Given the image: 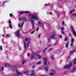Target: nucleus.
Segmentation results:
<instances>
[{
    "label": "nucleus",
    "mask_w": 76,
    "mask_h": 76,
    "mask_svg": "<svg viewBox=\"0 0 76 76\" xmlns=\"http://www.w3.org/2000/svg\"><path fill=\"white\" fill-rule=\"evenodd\" d=\"M34 32H35V31H32V32H31V34H34Z\"/></svg>",
    "instance_id": "nucleus-40"
},
{
    "label": "nucleus",
    "mask_w": 76,
    "mask_h": 76,
    "mask_svg": "<svg viewBox=\"0 0 76 76\" xmlns=\"http://www.w3.org/2000/svg\"><path fill=\"white\" fill-rule=\"evenodd\" d=\"M50 58L51 59H52V60H53L54 59V56H53V55H52V56H51L50 57Z\"/></svg>",
    "instance_id": "nucleus-31"
},
{
    "label": "nucleus",
    "mask_w": 76,
    "mask_h": 76,
    "mask_svg": "<svg viewBox=\"0 0 76 76\" xmlns=\"http://www.w3.org/2000/svg\"><path fill=\"white\" fill-rule=\"evenodd\" d=\"M48 47H47L46 48H45L44 50H43V52L44 53H45V51H46V50H47V49H48Z\"/></svg>",
    "instance_id": "nucleus-23"
},
{
    "label": "nucleus",
    "mask_w": 76,
    "mask_h": 76,
    "mask_svg": "<svg viewBox=\"0 0 76 76\" xmlns=\"http://www.w3.org/2000/svg\"><path fill=\"white\" fill-rule=\"evenodd\" d=\"M48 67L47 66V67H45V69L46 71H48Z\"/></svg>",
    "instance_id": "nucleus-29"
},
{
    "label": "nucleus",
    "mask_w": 76,
    "mask_h": 76,
    "mask_svg": "<svg viewBox=\"0 0 76 76\" xmlns=\"http://www.w3.org/2000/svg\"><path fill=\"white\" fill-rule=\"evenodd\" d=\"M0 49L1 50H3V48L1 46H0Z\"/></svg>",
    "instance_id": "nucleus-36"
},
{
    "label": "nucleus",
    "mask_w": 76,
    "mask_h": 76,
    "mask_svg": "<svg viewBox=\"0 0 76 76\" xmlns=\"http://www.w3.org/2000/svg\"><path fill=\"white\" fill-rule=\"evenodd\" d=\"M30 20H31V21L32 23V24L33 25V27L32 29H34V28H35V26H34V20H33V19L32 18H30Z\"/></svg>",
    "instance_id": "nucleus-9"
},
{
    "label": "nucleus",
    "mask_w": 76,
    "mask_h": 76,
    "mask_svg": "<svg viewBox=\"0 0 76 76\" xmlns=\"http://www.w3.org/2000/svg\"><path fill=\"white\" fill-rule=\"evenodd\" d=\"M30 39L26 38L25 39V41L23 42V45L24 50H26L29 47V45L31 44V41H29Z\"/></svg>",
    "instance_id": "nucleus-1"
},
{
    "label": "nucleus",
    "mask_w": 76,
    "mask_h": 76,
    "mask_svg": "<svg viewBox=\"0 0 76 76\" xmlns=\"http://www.w3.org/2000/svg\"><path fill=\"white\" fill-rule=\"evenodd\" d=\"M43 60L44 61V63L45 65H49L50 64V63L48 62V59L46 58H43Z\"/></svg>",
    "instance_id": "nucleus-4"
},
{
    "label": "nucleus",
    "mask_w": 76,
    "mask_h": 76,
    "mask_svg": "<svg viewBox=\"0 0 76 76\" xmlns=\"http://www.w3.org/2000/svg\"><path fill=\"white\" fill-rule=\"evenodd\" d=\"M70 46L71 47H73V43H74V39L72 38L70 41Z\"/></svg>",
    "instance_id": "nucleus-6"
},
{
    "label": "nucleus",
    "mask_w": 76,
    "mask_h": 76,
    "mask_svg": "<svg viewBox=\"0 0 76 76\" xmlns=\"http://www.w3.org/2000/svg\"><path fill=\"white\" fill-rule=\"evenodd\" d=\"M25 34H26V33H25Z\"/></svg>",
    "instance_id": "nucleus-60"
},
{
    "label": "nucleus",
    "mask_w": 76,
    "mask_h": 76,
    "mask_svg": "<svg viewBox=\"0 0 76 76\" xmlns=\"http://www.w3.org/2000/svg\"><path fill=\"white\" fill-rule=\"evenodd\" d=\"M29 72V71H26L25 72H24V73H28Z\"/></svg>",
    "instance_id": "nucleus-34"
},
{
    "label": "nucleus",
    "mask_w": 76,
    "mask_h": 76,
    "mask_svg": "<svg viewBox=\"0 0 76 76\" xmlns=\"http://www.w3.org/2000/svg\"><path fill=\"white\" fill-rule=\"evenodd\" d=\"M16 72L17 74L16 75V76H19V75H22V73L21 72H19V71L18 70L16 69Z\"/></svg>",
    "instance_id": "nucleus-14"
},
{
    "label": "nucleus",
    "mask_w": 76,
    "mask_h": 76,
    "mask_svg": "<svg viewBox=\"0 0 76 76\" xmlns=\"http://www.w3.org/2000/svg\"><path fill=\"white\" fill-rule=\"evenodd\" d=\"M56 32L55 31H53L52 33V36L49 38L48 39V42H50V40L51 39H56Z\"/></svg>",
    "instance_id": "nucleus-2"
},
{
    "label": "nucleus",
    "mask_w": 76,
    "mask_h": 76,
    "mask_svg": "<svg viewBox=\"0 0 76 76\" xmlns=\"http://www.w3.org/2000/svg\"><path fill=\"white\" fill-rule=\"evenodd\" d=\"M62 33L63 34H64V31H62Z\"/></svg>",
    "instance_id": "nucleus-44"
},
{
    "label": "nucleus",
    "mask_w": 76,
    "mask_h": 76,
    "mask_svg": "<svg viewBox=\"0 0 76 76\" xmlns=\"http://www.w3.org/2000/svg\"><path fill=\"white\" fill-rule=\"evenodd\" d=\"M27 56H29V53H28V55H27Z\"/></svg>",
    "instance_id": "nucleus-50"
},
{
    "label": "nucleus",
    "mask_w": 76,
    "mask_h": 76,
    "mask_svg": "<svg viewBox=\"0 0 76 76\" xmlns=\"http://www.w3.org/2000/svg\"><path fill=\"white\" fill-rule=\"evenodd\" d=\"M18 27H20V24H18Z\"/></svg>",
    "instance_id": "nucleus-47"
},
{
    "label": "nucleus",
    "mask_w": 76,
    "mask_h": 76,
    "mask_svg": "<svg viewBox=\"0 0 76 76\" xmlns=\"http://www.w3.org/2000/svg\"><path fill=\"white\" fill-rule=\"evenodd\" d=\"M42 25H43V24H42Z\"/></svg>",
    "instance_id": "nucleus-59"
},
{
    "label": "nucleus",
    "mask_w": 76,
    "mask_h": 76,
    "mask_svg": "<svg viewBox=\"0 0 76 76\" xmlns=\"http://www.w3.org/2000/svg\"><path fill=\"white\" fill-rule=\"evenodd\" d=\"M67 37H66L65 38L64 40L65 41H67Z\"/></svg>",
    "instance_id": "nucleus-32"
},
{
    "label": "nucleus",
    "mask_w": 76,
    "mask_h": 76,
    "mask_svg": "<svg viewBox=\"0 0 76 76\" xmlns=\"http://www.w3.org/2000/svg\"><path fill=\"white\" fill-rule=\"evenodd\" d=\"M12 13H11L10 14V17H12Z\"/></svg>",
    "instance_id": "nucleus-37"
},
{
    "label": "nucleus",
    "mask_w": 76,
    "mask_h": 76,
    "mask_svg": "<svg viewBox=\"0 0 76 76\" xmlns=\"http://www.w3.org/2000/svg\"><path fill=\"white\" fill-rule=\"evenodd\" d=\"M1 71V70L0 69V72Z\"/></svg>",
    "instance_id": "nucleus-57"
},
{
    "label": "nucleus",
    "mask_w": 76,
    "mask_h": 76,
    "mask_svg": "<svg viewBox=\"0 0 76 76\" xmlns=\"http://www.w3.org/2000/svg\"><path fill=\"white\" fill-rule=\"evenodd\" d=\"M72 32L73 34H74V36L76 38V31H75L74 29H72Z\"/></svg>",
    "instance_id": "nucleus-16"
},
{
    "label": "nucleus",
    "mask_w": 76,
    "mask_h": 76,
    "mask_svg": "<svg viewBox=\"0 0 76 76\" xmlns=\"http://www.w3.org/2000/svg\"><path fill=\"white\" fill-rule=\"evenodd\" d=\"M8 1H4L2 3V4H4V3H7V2H8Z\"/></svg>",
    "instance_id": "nucleus-27"
},
{
    "label": "nucleus",
    "mask_w": 76,
    "mask_h": 76,
    "mask_svg": "<svg viewBox=\"0 0 76 76\" xmlns=\"http://www.w3.org/2000/svg\"><path fill=\"white\" fill-rule=\"evenodd\" d=\"M76 70V67L75 66H73V68L72 69V72H74Z\"/></svg>",
    "instance_id": "nucleus-17"
},
{
    "label": "nucleus",
    "mask_w": 76,
    "mask_h": 76,
    "mask_svg": "<svg viewBox=\"0 0 76 76\" xmlns=\"http://www.w3.org/2000/svg\"><path fill=\"white\" fill-rule=\"evenodd\" d=\"M31 76H35V73H34V72H33L31 73Z\"/></svg>",
    "instance_id": "nucleus-25"
},
{
    "label": "nucleus",
    "mask_w": 76,
    "mask_h": 76,
    "mask_svg": "<svg viewBox=\"0 0 76 76\" xmlns=\"http://www.w3.org/2000/svg\"><path fill=\"white\" fill-rule=\"evenodd\" d=\"M4 66L5 67H7V66H10V64H7L4 65Z\"/></svg>",
    "instance_id": "nucleus-21"
},
{
    "label": "nucleus",
    "mask_w": 76,
    "mask_h": 76,
    "mask_svg": "<svg viewBox=\"0 0 76 76\" xmlns=\"http://www.w3.org/2000/svg\"><path fill=\"white\" fill-rule=\"evenodd\" d=\"M25 63V61H23L22 62V64H23Z\"/></svg>",
    "instance_id": "nucleus-33"
},
{
    "label": "nucleus",
    "mask_w": 76,
    "mask_h": 76,
    "mask_svg": "<svg viewBox=\"0 0 76 76\" xmlns=\"http://www.w3.org/2000/svg\"><path fill=\"white\" fill-rule=\"evenodd\" d=\"M4 36H5L4 35H2V37H4Z\"/></svg>",
    "instance_id": "nucleus-53"
},
{
    "label": "nucleus",
    "mask_w": 76,
    "mask_h": 76,
    "mask_svg": "<svg viewBox=\"0 0 76 76\" xmlns=\"http://www.w3.org/2000/svg\"><path fill=\"white\" fill-rule=\"evenodd\" d=\"M41 61L38 62H37L36 63V65H39V64H41Z\"/></svg>",
    "instance_id": "nucleus-24"
},
{
    "label": "nucleus",
    "mask_w": 76,
    "mask_h": 76,
    "mask_svg": "<svg viewBox=\"0 0 76 76\" xmlns=\"http://www.w3.org/2000/svg\"><path fill=\"white\" fill-rule=\"evenodd\" d=\"M75 11V10H71L70 12V14L72 15V16H76V13H74V12Z\"/></svg>",
    "instance_id": "nucleus-8"
},
{
    "label": "nucleus",
    "mask_w": 76,
    "mask_h": 76,
    "mask_svg": "<svg viewBox=\"0 0 76 76\" xmlns=\"http://www.w3.org/2000/svg\"><path fill=\"white\" fill-rule=\"evenodd\" d=\"M10 37V34H7L5 36V38L7 39H8V38H9Z\"/></svg>",
    "instance_id": "nucleus-18"
},
{
    "label": "nucleus",
    "mask_w": 76,
    "mask_h": 76,
    "mask_svg": "<svg viewBox=\"0 0 76 76\" xmlns=\"http://www.w3.org/2000/svg\"><path fill=\"white\" fill-rule=\"evenodd\" d=\"M8 23L9 24V26H10V28H12V24H11V21L10 20H9V22Z\"/></svg>",
    "instance_id": "nucleus-15"
},
{
    "label": "nucleus",
    "mask_w": 76,
    "mask_h": 76,
    "mask_svg": "<svg viewBox=\"0 0 76 76\" xmlns=\"http://www.w3.org/2000/svg\"><path fill=\"white\" fill-rule=\"evenodd\" d=\"M34 15H33L32 16L31 15H28V17H31L33 19H35L36 20H38V17H37V16L36 15L37 14L36 13H34Z\"/></svg>",
    "instance_id": "nucleus-3"
},
{
    "label": "nucleus",
    "mask_w": 76,
    "mask_h": 76,
    "mask_svg": "<svg viewBox=\"0 0 76 76\" xmlns=\"http://www.w3.org/2000/svg\"><path fill=\"white\" fill-rule=\"evenodd\" d=\"M27 75H28V74H27Z\"/></svg>",
    "instance_id": "nucleus-58"
},
{
    "label": "nucleus",
    "mask_w": 76,
    "mask_h": 76,
    "mask_svg": "<svg viewBox=\"0 0 76 76\" xmlns=\"http://www.w3.org/2000/svg\"><path fill=\"white\" fill-rule=\"evenodd\" d=\"M38 26H39V27H41V26H42V24H41V22L39 21L38 22Z\"/></svg>",
    "instance_id": "nucleus-19"
},
{
    "label": "nucleus",
    "mask_w": 76,
    "mask_h": 76,
    "mask_svg": "<svg viewBox=\"0 0 76 76\" xmlns=\"http://www.w3.org/2000/svg\"><path fill=\"white\" fill-rule=\"evenodd\" d=\"M62 25H64V22L62 21Z\"/></svg>",
    "instance_id": "nucleus-35"
},
{
    "label": "nucleus",
    "mask_w": 76,
    "mask_h": 76,
    "mask_svg": "<svg viewBox=\"0 0 76 76\" xmlns=\"http://www.w3.org/2000/svg\"><path fill=\"white\" fill-rule=\"evenodd\" d=\"M74 64H76V58L74 60Z\"/></svg>",
    "instance_id": "nucleus-30"
},
{
    "label": "nucleus",
    "mask_w": 76,
    "mask_h": 76,
    "mask_svg": "<svg viewBox=\"0 0 76 76\" xmlns=\"http://www.w3.org/2000/svg\"><path fill=\"white\" fill-rule=\"evenodd\" d=\"M64 28H61V30L62 31V30L64 29Z\"/></svg>",
    "instance_id": "nucleus-48"
},
{
    "label": "nucleus",
    "mask_w": 76,
    "mask_h": 76,
    "mask_svg": "<svg viewBox=\"0 0 76 76\" xmlns=\"http://www.w3.org/2000/svg\"><path fill=\"white\" fill-rule=\"evenodd\" d=\"M30 12L29 11H22V12H20L19 13L20 14H23V13H30Z\"/></svg>",
    "instance_id": "nucleus-13"
},
{
    "label": "nucleus",
    "mask_w": 76,
    "mask_h": 76,
    "mask_svg": "<svg viewBox=\"0 0 76 76\" xmlns=\"http://www.w3.org/2000/svg\"><path fill=\"white\" fill-rule=\"evenodd\" d=\"M41 36V34H39L38 36V38H40V36Z\"/></svg>",
    "instance_id": "nucleus-42"
},
{
    "label": "nucleus",
    "mask_w": 76,
    "mask_h": 76,
    "mask_svg": "<svg viewBox=\"0 0 76 76\" xmlns=\"http://www.w3.org/2000/svg\"><path fill=\"white\" fill-rule=\"evenodd\" d=\"M23 24H24V23H23L21 25V28H22V26H23Z\"/></svg>",
    "instance_id": "nucleus-39"
},
{
    "label": "nucleus",
    "mask_w": 76,
    "mask_h": 76,
    "mask_svg": "<svg viewBox=\"0 0 76 76\" xmlns=\"http://www.w3.org/2000/svg\"><path fill=\"white\" fill-rule=\"evenodd\" d=\"M69 42L68 41L66 44V48H67V47H68V45H69Z\"/></svg>",
    "instance_id": "nucleus-22"
},
{
    "label": "nucleus",
    "mask_w": 76,
    "mask_h": 76,
    "mask_svg": "<svg viewBox=\"0 0 76 76\" xmlns=\"http://www.w3.org/2000/svg\"><path fill=\"white\" fill-rule=\"evenodd\" d=\"M72 64V63L71 62L69 65H66L65 66H64V69H66V68L69 69L71 67V65Z\"/></svg>",
    "instance_id": "nucleus-5"
},
{
    "label": "nucleus",
    "mask_w": 76,
    "mask_h": 76,
    "mask_svg": "<svg viewBox=\"0 0 76 76\" xmlns=\"http://www.w3.org/2000/svg\"><path fill=\"white\" fill-rule=\"evenodd\" d=\"M50 46H51V45H49V47H50Z\"/></svg>",
    "instance_id": "nucleus-55"
},
{
    "label": "nucleus",
    "mask_w": 76,
    "mask_h": 76,
    "mask_svg": "<svg viewBox=\"0 0 76 76\" xmlns=\"http://www.w3.org/2000/svg\"><path fill=\"white\" fill-rule=\"evenodd\" d=\"M3 69H4V67H2L1 70L2 71H3Z\"/></svg>",
    "instance_id": "nucleus-41"
},
{
    "label": "nucleus",
    "mask_w": 76,
    "mask_h": 76,
    "mask_svg": "<svg viewBox=\"0 0 76 76\" xmlns=\"http://www.w3.org/2000/svg\"><path fill=\"white\" fill-rule=\"evenodd\" d=\"M40 53V51H38L35 54L36 55V56L37 57L39 58V59H40L41 58V56L40 55H39V54Z\"/></svg>",
    "instance_id": "nucleus-7"
},
{
    "label": "nucleus",
    "mask_w": 76,
    "mask_h": 76,
    "mask_svg": "<svg viewBox=\"0 0 76 76\" xmlns=\"http://www.w3.org/2000/svg\"><path fill=\"white\" fill-rule=\"evenodd\" d=\"M20 32V30H18V31L16 32V35L17 37H20L21 36V34L19 33Z\"/></svg>",
    "instance_id": "nucleus-11"
},
{
    "label": "nucleus",
    "mask_w": 76,
    "mask_h": 76,
    "mask_svg": "<svg viewBox=\"0 0 76 76\" xmlns=\"http://www.w3.org/2000/svg\"><path fill=\"white\" fill-rule=\"evenodd\" d=\"M16 66L15 65H14V66H11V67L12 68V69H15V67H16Z\"/></svg>",
    "instance_id": "nucleus-28"
},
{
    "label": "nucleus",
    "mask_w": 76,
    "mask_h": 76,
    "mask_svg": "<svg viewBox=\"0 0 76 76\" xmlns=\"http://www.w3.org/2000/svg\"><path fill=\"white\" fill-rule=\"evenodd\" d=\"M59 37L60 38H61L62 37V36L61 35L59 36Z\"/></svg>",
    "instance_id": "nucleus-45"
},
{
    "label": "nucleus",
    "mask_w": 76,
    "mask_h": 76,
    "mask_svg": "<svg viewBox=\"0 0 76 76\" xmlns=\"http://www.w3.org/2000/svg\"><path fill=\"white\" fill-rule=\"evenodd\" d=\"M26 18L25 17L22 18H19V20H22V21H24L25 22H26L27 20Z\"/></svg>",
    "instance_id": "nucleus-10"
},
{
    "label": "nucleus",
    "mask_w": 76,
    "mask_h": 76,
    "mask_svg": "<svg viewBox=\"0 0 76 76\" xmlns=\"http://www.w3.org/2000/svg\"><path fill=\"white\" fill-rule=\"evenodd\" d=\"M32 67L33 68H34V67H35V66H33Z\"/></svg>",
    "instance_id": "nucleus-54"
},
{
    "label": "nucleus",
    "mask_w": 76,
    "mask_h": 76,
    "mask_svg": "<svg viewBox=\"0 0 76 76\" xmlns=\"http://www.w3.org/2000/svg\"><path fill=\"white\" fill-rule=\"evenodd\" d=\"M69 36H70V37H72V35H71V34H69Z\"/></svg>",
    "instance_id": "nucleus-52"
},
{
    "label": "nucleus",
    "mask_w": 76,
    "mask_h": 76,
    "mask_svg": "<svg viewBox=\"0 0 76 76\" xmlns=\"http://www.w3.org/2000/svg\"><path fill=\"white\" fill-rule=\"evenodd\" d=\"M74 51H75V50H74L70 51V54H73V53H74Z\"/></svg>",
    "instance_id": "nucleus-26"
},
{
    "label": "nucleus",
    "mask_w": 76,
    "mask_h": 76,
    "mask_svg": "<svg viewBox=\"0 0 76 76\" xmlns=\"http://www.w3.org/2000/svg\"><path fill=\"white\" fill-rule=\"evenodd\" d=\"M49 14H50V15H52V13L51 12H50Z\"/></svg>",
    "instance_id": "nucleus-51"
},
{
    "label": "nucleus",
    "mask_w": 76,
    "mask_h": 76,
    "mask_svg": "<svg viewBox=\"0 0 76 76\" xmlns=\"http://www.w3.org/2000/svg\"><path fill=\"white\" fill-rule=\"evenodd\" d=\"M39 28H37L36 29V31H38V29H39Z\"/></svg>",
    "instance_id": "nucleus-46"
},
{
    "label": "nucleus",
    "mask_w": 76,
    "mask_h": 76,
    "mask_svg": "<svg viewBox=\"0 0 76 76\" xmlns=\"http://www.w3.org/2000/svg\"><path fill=\"white\" fill-rule=\"evenodd\" d=\"M55 73V71L54 69H51V72L50 73V75L51 76H52L53 75H54V74Z\"/></svg>",
    "instance_id": "nucleus-12"
},
{
    "label": "nucleus",
    "mask_w": 76,
    "mask_h": 76,
    "mask_svg": "<svg viewBox=\"0 0 76 76\" xmlns=\"http://www.w3.org/2000/svg\"><path fill=\"white\" fill-rule=\"evenodd\" d=\"M35 56V54L34 53H32L31 54V58L32 59L33 58H34V56Z\"/></svg>",
    "instance_id": "nucleus-20"
},
{
    "label": "nucleus",
    "mask_w": 76,
    "mask_h": 76,
    "mask_svg": "<svg viewBox=\"0 0 76 76\" xmlns=\"http://www.w3.org/2000/svg\"><path fill=\"white\" fill-rule=\"evenodd\" d=\"M48 4H45V5H44V6H48Z\"/></svg>",
    "instance_id": "nucleus-38"
},
{
    "label": "nucleus",
    "mask_w": 76,
    "mask_h": 76,
    "mask_svg": "<svg viewBox=\"0 0 76 76\" xmlns=\"http://www.w3.org/2000/svg\"><path fill=\"white\" fill-rule=\"evenodd\" d=\"M34 71V70H31V72H33Z\"/></svg>",
    "instance_id": "nucleus-49"
},
{
    "label": "nucleus",
    "mask_w": 76,
    "mask_h": 76,
    "mask_svg": "<svg viewBox=\"0 0 76 76\" xmlns=\"http://www.w3.org/2000/svg\"><path fill=\"white\" fill-rule=\"evenodd\" d=\"M71 28H72V29L73 28V27H71Z\"/></svg>",
    "instance_id": "nucleus-56"
},
{
    "label": "nucleus",
    "mask_w": 76,
    "mask_h": 76,
    "mask_svg": "<svg viewBox=\"0 0 76 76\" xmlns=\"http://www.w3.org/2000/svg\"><path fill=\"white\" fill-rule=\"evenodd\" d=\"M53 50V48H51L50 49H49V51H51V50Z\"/></svg>",
    "instance_id": "nucleus-43"
}]
</instances>
